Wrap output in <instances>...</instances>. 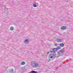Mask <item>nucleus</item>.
Segmentation results:
<instances>
[{"instance_id":"nucleus-12","label":"nucleus","mask_w":73,"mask_h":73,"mask_svg":"<svg viewBox=\"0 0 73 73\" xmlns=\"http://www.w3.org/2000/svg\"><path fill=\"white\" fill-rule=\"evenodd\" d=\"M33 6L34 7H37V6H36V4H33Z\"/></svg>"},{"instance_id":"nucleus-10","label":"nucleus","mask_w":73,"mask_h":73,"mask_svg":"<svg viewBox=\"0 0 73 73\" xmlns=\"http://www.w3.org/2000/svg\"><path fill=\"white\" fill-rule=\"evenodd\" d=\"M61 46H58L57 47V48H56V49L57 50H58L59 49H61Z\"/></svg>"},{"instance_id":"nucleus-16","label":"nucleus","mask_w":73,"mask_h":73,"mask_svg":"<svg viewBox=\"0 0 73 73\" xmlns=\"http://www.w3.org/2000/svg\"><path fill=\"white\" fill-rule=\"evenodd\" d=\"M49 60H52L49 59Z\"/></svg>"},{"instance_id":"nucleus-14","label":"nucleus","mask_w":73,"mask_h":73,"mask_svg":"<svg viewBox=\"0 0 73 73\" xmlns=\"http://www.w3.org/2000/svg\"><path fill=\"white\" fill-rule=\"evenodd\" d=\"M54 45L55 46H57L58 45V44H55Z\"/></svg>"},{"instance_id":"nucleus-7","label":"nucleus","mask_w":73,"mask_h":73,"mask_svg":"<svg viewBox=\"0 0 73 73\" xmlns=\"http://www.w3.org/2000/svg\"><path fill=\"white\" fill-rule=\"evenodd\" d=\"M61 29H62V30H64V29H66V26H63L61 27Z\"/></svg>"},{"instance_id":"nucleus-1","label":"nucleus","mask_w":73,"mask_h":73,"mask_svg":"<svg viewBox=\"0 0 73 73\" xmlns=\"http://www.w3.org/2000/svg\"><path fill=\"white\" fill-rule=\"evenodd\" d=\"M31 65L33 68H37L40 66V64H39L36 61H32L31 63Z\"/></svg>"},{"instance_id":"nucleus-2","label":"nucleus","mask_w":73,"mask_h":73,"mask_svg":"<svg viewBox=\"0 0 73 73\" xmlns=\"http://www.w3.org/2000/svg\"><path fill=\"white\" fill-rule=\"evenodd\" d=\"M64 52H65V50L64 49L59 50L58 52H57L58 55V56H62Z\"/></svg>"},{"instance_id":"nucleus-3","label":"nucleus","mask_w":73,"mask_h":73,"mask_svg":"<svg viewBox=\"0 0 73 73\" xmlns=\"http://www.w3.org/2000/svg\"><path fill=\"white\" fill-rule=\"evenodd\" d=\"M56 41L58 42H63L64 41V38H58L56 39Z\"/></svg>"},{"instance_id":"nucleus-6","label":"nucleus","mask_w":73,"mask_h":73,"mask_svg":"<svg viewBox=\"0 0 73 73\" xmlns=\"http://www.w3.org/2000/svg\"><path fill=\"white\" fill-rule=\"evenodd\" d=\"M29 42V39L28 38L26 39L24 41V43H25V44H28Z\"/></svg>"},{"instance_id":"nucleus-4","label":"nucleus","mask_w":73,"mask_h":73,"mask_svg":"<svg viewBox=\"0 0 73 73\" xmlns=\"http://www.w3.org/2000/svg\"><path fill=\"white\" fill-rule=\"evenodd\" d=\"M49 57L50 58H53L56 57V55L53 54H50L49 55Z\"/></svg>"},{"instance_id":"nucleus-15","label":"nucleus","mask_w":73,"mask_h":73,"mask_svg":"<svg viewBox=\"0 0 73 73\" xmlns=\"http://www.w3.org/2000/svg\"><path fill=\"white\" fill-rule=\"evenodd\" d=\"M49 53V52H48V53H47V54H48V53Z\"/></svg>"},{"instance_id":"nucleus-5","label":"nucleus","mask_w":73,"mask_h":73,"mask_svg":"<svg viewBox=\"0 0 73 73\" xmlns=\"http://www.w3.org/2000/svg\"><path fill=\"white\" fill-rule=\"evenodd\" d=\"M57 50L56 48H54L52 50H50V52H56Z\"/></svg>"},{"instance_id":"nucleus-13","label":"nucleus","mask_w":73,"mask_h":73,"mask_svg":"<svg viewBox=\"0 0 73 73\" xmlns=\"http://www.w3.org/2000/svg\"><path fill=\"white\" fill-rule=\"evenodd\" d=\"M10 72H11V73H12V72H13V69H12L10 71Z\"/></svg>"},{"instance_id":"nucleus-9","label":"nucleus","mask_w":73,"mask_h":73,"mask_svg":"<svg viewBox=\"0 0 73 73\" xmlns=\"http://www.w3.org/2000/svg\"><path fill=\"white\" fill-rule=\"evenodd\" d=\"M59 45H60V46L61 47H64V44L63 43L60 44Z\"/></svg>"},{"instance_id":"nucleus-8","label":"nucleus","mask_w":73,"mask_h":73,"mask_svg":"<svg viewBox=\"0 0 73 73\" xmlns=\"http://www.w3.org/2000/svg\"><path fill=\"white\" fill-rule=\"evenodd\" d=\"M25 64V61H23L21 63V65H24Z\"/></svg>"},{"instance_id":"nucleus-11","label":"nucleus","mask_w":73,"mask_h":73,"mask_svg":"<svg viewBox=\"0 0 73 73\" xmlns=\"http://www.w3.org/2000/svg\"><path fill=\"white\" fill-rule=\"evenodd\" d=\"M10 30H11V31H13V27H11Z\"/></svg>"}]
</instances>
